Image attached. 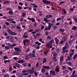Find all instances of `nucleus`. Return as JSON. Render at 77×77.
<instances>
[{
  "label": "nucleus",
  "mask_w": 77,
  "mask_h": 77,
  "mask_svg": "<svg viewBox=\"0 0 77 77\" xmlns=\"http://www.w3.org/2000/svg\"><path fill=\"white\" fill-rule=\"evenodd\" d=\"M76 72V71H75V70H74L72 72V75L71 76H70V77H77V74H75Z\"/></svg>",
  "instance_id": "1"
},
{
  "label": "nucleus",
  "mask_w": 77,
  "mask_h": 77,
  "mask_svg": "<svg viewBox=\"0 0 77 77\" xmlns=\"http://www.w3.org/2000/svg\"><path fill=\"white\" fill-rule=\"evenodd\" d=\"M30 43V41L28 39H25L23 40V44L24 45H26V43L29 44Z\"/></svg>",
  "instance_id": "2"
},
{
  "label": "nucleus",
  "mask_w": 77,
  "mask_h": 77,
  "mask_svg": "<svg viewBox=\"0 0 77 77\" xmlns=\"http://www.w3.org/2000/svg\"><path fill=\"white\" fill-rule=\"evenodd\" d=\"M14 50L15 51H18V52H21V50L19 48L15 47L14 48Z\"/></svg>",
  "instance_id": "3"
},
{
  "label": "nucleus",
  "mask_w": 77,
  "mask_h": 77,
  "mask_svg": "<svg viewBox=\"0 0 77 77\" xmlns=\"http://www.w3.org/2000/svg\"><path fill=\"white\" fill-rule=\"evenodd\" d=\"M50 73L51 74H52L53 76H55L56 75V71H53V70H51L50 71Z\"/></svg>",
  "instance_id": "4"
},
{
  "label": "nucleus",
  "mask_w": 77,
  "mask_h": 77,
  "mask_svg": "<svg viewBox=\"0 0 77 77\" xmlns=\"http://www.w3.org/2000/svg\"><path fill=\"white\" fill-rule=\"evenodd\" d=\"M42 2L43 3H46L47 5L48 4H50V3H51V2H50V1H48L47 0H43L42 1Z\"/></svg>",
  "instance_id": "5"
},
{
  "label": "nucleus",
  "mask_w": 77,
  "mask_h": 77,
  "mask_svg": "<svg viewBox=\"0 0 77 77\" xmlns=\"http://www.w3.org/2000/svg\"><path fill=\"white\" fill-rule=\"evenodd\" d=\"M51 26H49L48 27H45L44 30L45 31H48V30H50L51 29Z\"/></svg>",
  "instance_id": "6"
},
{
  "label": "nucleus",
  "mask_w": 77,
  "mask_h": 77,
  "mask_svg": "<svg viewBox=\"0 0 77 77\" xmlns=\"http://www.w3.org/2000/svg\"><path fill=\"white\" fill-rule=\"evenodd\" d=\"M23 38H28V33L27 32H25L24 33L23 35Z\"/></svg>",
  "instance_id": "7"
},
{
  "label": "nucleus",
  "mask_w": 77,
  "mask_h": 77,
  "mask_svg": "<svg viewBox=\"0 0 77 77\" xmlns=\"http://www.w3.org/2000/svg\"><path fill=\"white\" fill-rule=\"evenodd\" d=\"M29 72H30V69H28L27 70H24L22 71V73H25L26 72L29 73Z\"/></svg>",
  "instance_id": "8"
},
{
  "label": "nucleus",
  "mask_w": 77,
  "mask_h": 77,
  "mask_svg": "<svg viewBox=\"0 0 77 77\" xmlns=\"http://www.w3.org/2000/svg\"><path fill=\"white\" fill-rule=\"evenodd\" d=\"M43 20L44 21H45V23H47L50 22V20H48L46 18H44Z\"/></svg>",
  "instance_id": "9"
},
{
  "label": "nucleus",
  "mask_w": 77,
  "mask_h": 77,
  "mask_svg": "<svg viewBox=\"0 0 77 77\" xmlns=\"http://www.w3.org/2000/svg\"><path fill=\"white\" fill-rule=\"evenodd\" d=\"M6 39H13V37L12 36H7L6 37Z\"/></svg>",
  "instance_id": "10"
},
{
  "label": "nucleus",
  "mask_w": 77,
  "mask_h": 77,
  "mask_svg": "<svg viewBox=\"0 0 77 77\" xmlns=\"http://www.w3.org/2000/svg\"><path fill=\"white\" fill-rule=\"evenodd\" d=\"M77 26H73V27L71 29L72 30H73L74 31H76L77 30Z\"/></svg>",
  "instance_id": "11"
},
{
  "label": "nucleus",
  "mask_w": 77,
  "mask_h": 77,
  "mask_svg": "<svg viewBox=\"0 0 77 77\" xmlns=\"http://www.w3.org/2000/svg\"><path fill=\"white\" fill-rule=\"evenodd\" d=\"M55 41V42L56 44H59V40H58V38H54Z\"/></svg>",
  "instance_id": "12"
},
{
  "label": "nucleus",
  "mask_w": 77,
  "mask_h": 77,
  "mask_svg": "<svg viewBox=\"0 0 77 77\" xmlns=\"http://www.w3.org/2000/svg\"><path fill=\"white\" fill-rule=\"evenodd\" d=\"M66 52H68V50H63V51H62L61 53L62 54H65V53H66Z\"/></svg>",
  "instance_id": "13"
},
{
  "label": "nucleus",
  "mask_w": 77,
  "mask_h": 77,
  "mask_svg": "<svg viewBox=\"0 0 77 77\" xmlns=\"http://www.w3.org/2000/svg\"><path fill=\"white\" fill-rule=\"evenodd\" d=\"M52 17V15H48L46 16V18L48 19Z\"/></svg>",
  "instance_id": "14"
},
{
  "label": "nucleus",
  "mask_w": 77,
  "mask_h": 77,
  "mask_svg": "<svg viewBox=\"0 0 77 77\" xmlns=\"http://www.w3.org/2000/svg\"><path fill=\"white\" fill-rule=\"evenodd\" d=\"M7 32L9 33V34L11 35L12 34V30L10 29H8L7 30Z\"/></svg>",
  "instance_id": "15"
},
{
  "label": "nucleus",
  "mask_w": 77,
  "mask_h": 77,
  "mask_svg": "<svg viewBox=\"0 0 77 77\" xmlns=\"http://www.w3.org/2000/svg\"><path fill=\"white\" fill-rule=\"evenodd\" d=\"M65 47L67 48V49H68V48H69V45H68V42H66Z\"/></svg>",
  "instance_id": "16"
},
{
  "label": "nucleus",
  "mask_w": 77,
  "mask_h": 77,
  "mask_svg": "<svg viewBox=\"0 0 77 77\" xmlns=\"http://www.w3.org/2000/svg\"><path fill=\"white\" fill-rule=\"evenodd\" d=\"M15 66L17 67V68H19V67L20 66L17 63H15Z\"/></svg>",
  "instance_id": "17"
},
{
  "label": "nucleus",
  "mask_w": 77,
  "mask_h": 77,
  "mask_svg": "<svg viewBox=\"0 0 77 77\" xmlns=\"http://www.w3.org/2000/svg\"><path fill=\"white\" fill-rule=\"evenodd\" d=\"M44 69H49L50 66H45L43 67Z\"/></svg>",
  "instance_id": "18"
},
{
  "label": "nucleus",
  "mask_w": 77,
  "mask_h": 77,
  "mask_svg": "<svg viewBox=\"0 0 77 77\" xmlns=\"http://www.w3.org/2000/svg\"><path fill=\"white\" fill-rule=\"evenodd\" d=\"M8 14H11V15H14V13L13 12V11H12V10H10L8 12Z\"/></svg>",
  "instance_id": "19"
},
{
  "label": "nucleus",
  "mask_w": 77,
  "mask_h": 77,
  "mask_svg": "<svg viewBox=\"0 0 77 77\" xmlns=\"http://www.w3.org/2000/svg\"><path fill=\"white\" fill-rule=\"evenodd\" d=\"M34 72V69H31L29 71L30 74H33Z\"/></svg>",
  "instance_id": "20"
},
{
  "label": "nucleus",
  "mask_w": 77,
  "mask_h": 77,
  "mask_svg": "<svg viewBox=\"0 0 77 77\" xmlns=\"http://www.w3.org/2000/svg\"><path fill=\"white\" fill-rule=\"evenodd\" d=\"M48 52V51H47V49H46V50L44 51V53L45 54V56H47V54Z\"/></svg>",
  "instance_id": "21"
},
{
  "label": "nucleus",
  "mask_w": 77,
  "mask_h": 77,
  "mask_svg": "<svg viewBox=\"0 0 77 77\" xmlns=\"http://www.w3.org/2000/svg\"><path fill=\"white\" fill-rule=\"evenodd\" d=\"M10 61H11V60H4V62L5 63V64H6L7 63H8L9 62H10Z\"/></svg>",
  "instance_id": "22"
},
{
  "label": "nucleus",
  "mask_w": 77,
  "mask_h": 77,
  "mask_svg": "<svg viewBox=\"0 0 77 77\" xmlns=\"http://www.w3.org/2000/svg\"><path fill=\"white\" fill-rule=\"evenodd\" d=\"M63 56H62L61 57H60V61L61 62H62V61H63Z\"/></svg>",
  "instance_id": "23"
},
{
  "label": "nucleus",
  "mask_w": 77,
  "mask_h": 77,
  "mask_svg": "<svg viewBox=\"0 0 77 77\" xmlns=\"http://www.w3.org/2000/svg\"><path fill=\"white\" fill-rule=\"evenodd\" d=\"M21 62L24 63V61L21 60H18L17 61V63H21Z\"/></svg>",
  "instance_id": "24"
},
{
  "label": "nucleus",
  "mask_w": 77,
  "mask_h": 77,
  "mask_svg": "<svg viewBox=\"0 0 77 77\" xmlns=\"http://www.w3.org/2000/svg\"><path fill=\"white\" fill-rule=\"evenodd\" d=\"M6 21H14V20L10 18L7 19Z\"/></svg>",
  "instance_id": "25"
},
{
  "label": "nucleus",
  "mask_w": 77,
  "mask_h": 77,
  "mask_svg": "<svg viewBox=\"0 0 77 77\" xmlns=\"http://www.w3.org/2000/svg\"><path fill=\"white\" fill-rule=\"evenodd\" d=\"M35 44H38L37 45H41V43H39L38 42H36Z\"/></svg>",
  "instance_id": "26"
},
{
  "label": "nucleus",
  "mask_w": 77,
  "mask_h": 77,
  "mask_svg": "<svg viewBox=\"0 0 77 77\" xmlns=\"http://www.w3.org/2000/svg\"><path fill=\"white\" fill-rule=\"evenodd\" d=\"M14 55H17L19 54V53L18 52L15 51L14 52Z\"/></svg>",
  "instance_id": "27"
},
{
  "label": "nucleus",
  "mask_w": 77,
  "mask_h": 77,
  "mask_svg": "<svg viewBox=\"0 0 77 77\" xmlns=\"http://www.w3.org/2000/svg\"><path fill=\"white\" fill-rule=\"evenodd\" d=\"M77 57V54H75L73 58V59H74V60H75Z\"/></svg>",
  "instance_id": "28"
},
{
  "label": "nucleus",
  "mask_w": 77,
  "mask_h": 77,
  "mask_svg": "<svg viewBox=\"0 0 77 77\" xmlns=\"http://www.w3.org/2000/svg\"><path fill=\"white\" fill-rule=\"evenodd\" d=\"M9 3V2L6 1L3 2V4H8Z\"/></svg>",
  "instance_id": "29"
},
{
  "label": "nucleus",
  "mask_w": 77,
  "mask_h": 77,
  "mask_svg": "<svg viewBox=\"0 0 77 77\" xmlns=\"http://www.w3.org/2000/svg\"><path fill=\"white\" fill-rule=\"evenodd\" d=\"M59 68H57L55 69V71L56 72H59Z\"/></svg>",
  "instance_id": "30"
},
{
  "label": "nucleus",
  "mask_w": 77,
  "mask_h": 77,
  "mask_svg": "<svg viewBox=\"0 0 77 77\" xmlns=\"http://www.w3.org/2000/svg\"><path fill=\"white\" fill-rule=\"evenodd\" d=\"M11 35H17V34L16 33V32H12L11 33Z\"/></svg>",
  "instance_id": "31"
},
{
  "label": "nucleus",
  "mask_w": 77,
  "mask_h": 77,
  "mask_svg": "<svg viewBox=\"0 0 77 77\" xmlns=\"http://www.w3.org/2000/svg\"><path fill=\"white\" fill-rule=\"evenodd\" d=\"M67 59L65 61H67V60H70V59H71V57H69L68 56H67Z\"/></svg>",
  "instance_id": "32"
},
{
  "label": "nucleus",
  "mask_w": 77,
  "mask_h": 77,
  "mask_svg": "<svg viewBox=\"0 0 77 77\" xmlns=\"http://www.w3.org/2000/svg\"><path fill=\"white\" fill-rule=\"evenodd\" d=\"M47 61V60L45 58H44L43 60V63H45L46 62V61Z\"/></svg>",
  "instance_id": "33"
},
{
  "label": "nucleus",
  "mask_w": 77,
  "mask_h": 77,
  "mask_svg": "<svg viewBox=\"0 0 77 77\" xmlns=\"http://www.w3.org/2000/svg\"><path fill=\"white\" fill-rule=\"evenodd\" d=\"M59 31L60 32H64V31H65V30L63 29H59Z\"/></svg>",
  "instance_id": "34"
},
{
  "label": "nucleus",
  "mask_w": 77,
  "mask_h": 77,
  "mask_svg": "<svg viewBox=\"0 0 77 77\" xmlns=\"http://www.w3.org/2000/svg\"><path fill=\"white\" fill-rule=\"evenodd\" d=\"M30 54L31 55V56H32V57H35V54L30 53Z\"/></svg>",
  "instance_id": "35"
},
{
  "label": "nucleus",
  "mask_w": 77,
  "mask_h": 77,
  "mask_svg": "<svg viewBox=\"0 0 77 77\" xmlns=\"http://www.w3.org/2000/svg\"><path fill=\"white\" fill-rule=\"evenodd\" d=\"M51 43L52 44H54V43H55V42L54 41V40L51 39V40L50 41Z\"/></svg>",
  "instance_id": "36"
},
{
  "label": "nucleus",
  "mask_w": 77,
  "mask_h": 77,
  "mask_svg": "<svg viewBox=\"0 0 77 77\" xmlns=\"http://www.w3.org/2000/svg\"><path fill=\"white\" fill-rule=\"evenodd\" d=\"M8 58V57L6 56H4V59H3V60H6V59H7Z\"/></svg>",
  "instance_id": "37"
},
{
  "label": "nucleus",
  "mask_w": 77,
  "mask_h": 77,
  "mask_svg": "<svg viewBox=\"0 0 77 77\" xmlns=\"http://www.w3.org/2000/svg\"><path fill=\"white\" fill-rule=\"evenodd\" d=\"M31 21L32 23H35V20L33 18H32Z\"/></svg>",
  "instance_id": "38"
},
{
  "label": "nucleus",
  "mask_w": 77,
  "mask_h": 77,
  "mask_svg": "<svg viewBox=\"0 0 77 77\" xmlns=\"http://www.w3.org/2000/svg\"><path fill=\"white\" fill-rule=\"evenodd\" d=\"M50 45L48 44H46V48H49L50 47Z\"/></svg>",
  "instance_id": "39"
},
{
  "label": "nucleus",
  "mask_w": 77,
  "mask_h": 77,
  "mask_svg": "<svg viewBox=\"0 0 77 77\" xmlns=\"http://www.w3.org/2000/svg\"><path fill=\"white\" fill-rule=\"evenodd\" d=\"M74 54V53L73 52H72L70 53V54L69 55V57H71L72 56V55Z\"/></svg>",
  "instance_id": "40"
},
{
  "label": "nucleus",
  "mask_w": 77,
  "mask_h": 77,
  "mask_svg": "<svg viewBox=\"0 0 77 77\" xmlns=\"http://www.w3.org/2000/svg\"><path fill=\"white\" fill-rule=\"evenodd\" d=\"M67 64H69V66H71V64H72V63H71V62H67Z\"/></svg>",
  "instance_id": "41"
},
{
  "label": "nucleus",
  "mask_w": 77,
  "mask_h": 77,
  "mask_svg": "<svg viewBox=\"0 0 77 77\" xmlns=\"http://www.w3.org/2000/svg\"><path fill=\"white\" fill-rule=\"evenodd\" d=\"M4 77H9V75L7 74L6 75H5L4 76Z\"/></svg>",
  "instance_id": "42"
},
{
  "label": "nucleus",
  "mask_w": 77,
  "mask_h": 77,
  "mask_svg": "<svg viewBox=\"0 0 77 77\" xmlns=\"http://www.w3.org/2000/svg\"><path fill=\"white\" fill-rule=\"evenodd\" d=\"M45 35L47 36H48V35H49L48 32V31H46V32H45Z\"/></svg>",
  "instance_id": "43"
},
{
  "label": "nucleus",
  "mask_w": 77,
  "mask_h": 77,
  "mask_svg": "<svg viewBox=\"0 0 77 77\" xmlns=\"http://www.w3.org/2000/svg\"><path fill=\"white\" fill-rule=\"evenodd\" d=\"M63 11L64 12V14L66 15V10L65 9H63Z\"/></svg>",
  "instance_id": "44"
},
{
  "label": "nucleus",
  "mask_w": 77,
  "mask_h": 77,
  "mask_svg": "<svg viewBox=\"0 0 77 77\" xmlns=\"http://www.w3.org/2000/svg\"><path fill=\"white\" fill-rule=\"evenodd\" d=\"M34 75H35V76H36L37 77V76H38V74H37V72H36V71H34Z\"/></svg>",
  "instance_id": "45"
},
{
  "label": "nucleus",
  "mask_w": 77,
  "mask_h": 77,
  "mask_svg": "<svg viewBox=\"0 0 77 77\" xmlns=\"http://www.w3.org/2000/svg\"><path fill=\"white\" fill-rule=\"evenodd\" d=\"M74 9H73L72 8H71L69 10V11H71V12H72V11H74Z\"/></svg>",
  "instance_id": "46"
},
{
  "label": "nucleus",
  "mask_w": 77,
  "mask_h": 77,
  "mask_svg": "<svg viewBox=\"0 0 77 77\" xmlns=\"http://www.w3.org/2000/svg\"><path fill=\"white\" fill-rule=\"evenodd\" d=\"M63 73H64V74H65V73H66L68 72V70H65L64 71H63Z\"/></svg>",
  "instance_id": "47"
},
{
  "label": "nucleus",
  "mask_w": 77,
  "mask_h": 77,
  "mask_svg": "<svg viewBox=\"0 0 77 77\" xmlns=\"http://www.w3.org/2000/svg\"><path fill=\"white\" fill-rule=\"evenodd\" d=\"M9 48H11V49H12V48H13L14 47L12 46V45H9Z\"/></svg>",
  "instance_id": "48"
},
{
  "label": "nucleus",
  "mask_w": 77,
  "mask_h": 77,
  "mask_svg": "<svg viewBox=\"0 0 77 77\" xmlns=\"http://www.w3.org/2000/svg\"><path fill=\"white\" fill-rule=\"evenodd\" d=\"M22 17H26V13H23L22 15Z\"/></svg>",
  "instance_id": "49"
},
{
  "label": "nucleus",
  "mask_w": 77,
  "mask_h": 77,
  "mask_svg": "<svg viewBox=\"0 0 77 77\" xmlns=\"http://www.w3.org/2000/svg\"><path fill=\"white\" fill-rule=\"evenodd\" d=\"M64 42V41L63 40H62L60 42V44H63Z\"/></svg>",
  "instance_id": "50"
},
{
  "label": "nucleus",
  "mask_w": 77,
  "mask_h": 77,
  "mask_svg": "<svg viewBox=\"0 0 77 77\" xmlns=\"http://www.w3.org/2000/svg\"><path fill=\"white\" fill-rule=\"evenodd\" d=\"M35 33H38V32H39V29H36L35 31Z\"/></svg>",
  "instance_id": "51"
},
{
  "label": "nucleus",
  "mask_w": 77,
  "mask_h": 77,
  "mask_svg": "<svg viewBox=\"0 0 77 77\" xmlns=\"http://www.w3.org/2000/svg\"><path fill=\"white\" fill-rule=\"evenodd\" d=\"M5 49H7V50H9L10 48H9V47H8V46H6L5 47Z\"/></svg>",
  "instance_id": "52"
},
{
  "label": "nucleus",
  "mask_w": 77,
  "mask_h": 77,
  "mask_svg": "<svg viewBox=\"0 0 77 77\" xmlns=\"http://www.w3.org/2000/svg\"><path fill=\"white\" fill-rule=\"evenodd\" d=\"M37 25V22H35L34 23V27H35Z\"/></svg>",
  "instance_id": "53"
},
{
  "label": "nucleus",
  "mask_w": 77,
  "mask_h": 77,
  "mask_svg": "<svg viewBox=\"0 0 77 77\" xmlns=\"http://www.w3.org/2000/svg\"><path fill=\"white\" fill-rule=\"evenodd\" d=\"M56 19H55V18H54V20H52V23H56Z\"/></svg>",
  "instance_id": "54"
},
{
  "label": "nucleus",
  "mask_w": 77,
  "mask_h": 77,
  "mask_svg": "<svg viewBox=\"0 0 77 77\" xmlns=\"http://www.w3.org/2000/svg\"><path fill=\"white\" fill-rule=\"evenodd\" d=\"M38 12H39V13H40L39 14V16H42V12H41V11H39Z\"/></svg>",
  "instance_id": "55"
},
{
  "label": "nucleus",
  "mask_w": 77,
  "mask_h": 77,
  "mask_svg": "<svg viewBox=\"0 0 77 77\" xmlns=\"http://www.w3.org/2000/svg\"><path fill=\"white\" fill-rule=\"evenodd\" d=\"M47 38L48 39H50V40H51V37L50 36H48L47 37Z\"/></svg>",
  "instance_id": "56"
},
{
  "label": "nucleus",
  "mask_w": 77,
  "mask_h": 77,
  "mask_svg": "<svg viewBox=\"0 0 77 77\" xmlns=\"http://www.w3.org/2000/svg\"><path fill=\"white\" fill-rule=\"evenodd\" d=\"M53 29H54V30H56V29H57V26H54L53 27Z\"/></svg>",
  "instance_id": "57"
},
{
  "label": "nucleus",
  "mask_w": 77,
  "mask_h": 77,
  "mask_svg": "<svg viewBox=\"0 0 77 77\" xmlns=\"http://www.w3.org/2000/svg\"><path fill=\"white\" fill-rule=\"evenodd\" d=\"M45 27H44V26H41V29L42 30L44 29Z\"/></svg>",
  "instance_id": "58"
},
{
  "label": "nucleus",
  "mask_w": 77,
  "mask_h": 77,
  "mask_svg": "<svg viewBox=\"0 0 77 77\" xmlns=\"http://www.w3.org/2000/svg\"><path fill=\"white\" fill-rule=\"evenodd\" d=\"M61 20V18L60 17V18H57V21H59V20Z\"/></svg>",
  "instance_id": "59"
},
{
  "label": "nucleus",
  "mask_w": 77,
  "mask_h": 77,
  "mask_svg": "<svg viewBox=\"0 0 77 77\" xmlns=\"http://www.w3.org/2000/svg\"><path fill=\"white\" fill-rule=\"evenodd\" d=\"M5 24H6V25H7V26H8L9 25V23L8 22H5Z\"/></svg>",
  "instance_id": "60"
},
{
  "label": "nucleus",
  "mask_w": 77,
  "mask_h": 77,
  "mask_svg": "<svg viewBox=\"0 0 77 77\" xmlns=\"http://www.w3.org/2000/svg\"><path fill=\"white\" fill-rule=\"evenodd\" d=\"M57 55V54H56V53H54L53 54V56H56Z\"/></svg>",
  "instance_id": "61"
},
{
  "label": "nucleus",
  "mask_w": 77,
  "mask_h": 77,
  "mask_svg": "<svg viewBox=\"0 0 77 77\" xmlns=\"http://www.w3.org/2000/svg\"><path fill=\"white\" fill-rule=\"evenodd\" d=\"M66 48L67 49V48H66L65 47H64L62 48V50H66L65 49H66Z\"/></svg>",
  "instance_id": "62"
},
{
  "label": "nucleus",
  "mask_w": 77,
  "mask_h": 77,
  "mask_svg": "<svg viewBox=\"0 0 77 77\" xmlns=\"http://www.w3.org/2000/svg\"><path fill=\"white\" fill-rule=\"evenodd\" d=\"M6 25H4L3 26V29H6Z\"/></svg>",
  "instance_id": "63"
},
{
  "label": "nucleus",
  "mask_w": 77,
  "mask_h": 77,
  "mask_svg": "<svg viewBox=\"0 0 77 77\" xmlns=\"http://www.w3.org/2000/svg\"><path fill=\"white\" fill-rule=\"evenodd\" d=\"M23 76H24V75L23 74V73H22L20 75V77H23Z\"/></svg>",
  "instance_id": "64"
}]
</instances>
